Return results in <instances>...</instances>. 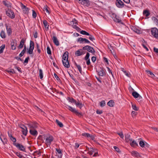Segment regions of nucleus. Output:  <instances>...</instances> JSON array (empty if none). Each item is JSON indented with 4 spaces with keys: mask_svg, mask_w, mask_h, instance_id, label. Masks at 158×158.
Here are the masks:
<instances>
[{
    "mask_svg": "<svg viewBox=\"0 0 158 158\" xmlns=\"http://www.w3.org/2000/svg\"><path fill=\"white\" fill-rule=\"evenodd\" d=\"M66 107L69 111L73 113H74L77 115L78 116H80L82 115V113L81 112H78V111L76 110L75 108H73L69 105H66Z\"/></svg>",
    "mask_w": 158,
    "mask_h": 158,
    "instance_id": "1",
    "label": "nucleus"
},
{
    "mask_svg": "<svg viewBox=\"0 0 158 158\" xmlns=\"http://www.w3.org/2000/svg\"><path fill=\"white\" fill-rule=\"evenodd\" d=\"M110 16L115 22L117 23H121L122 21L121 19L115 14L112 13L111 15Z\"/></svg>",
    "mask_w": 158,
    "mask_h": 158,
    "instance_id": "2",
    "label": "nucleus"
},
{
    "mask_svg": "<svg viewBox=\"0 0 158 158\" xmlns=\"http://www.w3.org/2000/svg\"><path fill=\"white\" fill-rule=\"evenodd\" d=\"M6 14L11 19H14L15 17L14 12L11 9H8L6 10Z\"/></svg>",
    "mask_w": 158,
    "mask_h": 158,
    "instance_id": "3",
    "label": "nucleus"
},
{
    "mask_svg": "<svg viewBox=\"0 0 158 158\" xmlns=\"http://www.w3.org/2000/svg\"><path fill=\"white\" fill-rule=\"evenodd\" d=\"M82 49L83 50H87L93 54H94L95 53V51L93 48L88 45H86L83 47Z\"/></svg>",
    "mask_w": 158,
    "mask_h": 158,
    "instance_id": "4",
    "label": "nucleus"
},
{
    "mask_svg": "<svg viewBox=\"0 0 158 158\" xmlns=\"http://www.w3.org/2000/svg\"><path fill=\"white\" fill-rule=\"evenodd\" d=\"M79 4L85 6H88L90 5L89 0H76Z\"/></svg>",
    "mask_w": 158,
    "mask_h": 158,
    "instance_id": "5",
    "label": "nucleus"
},
{
    "mask_svg": "<svg viewBox=\"0 0 158 158\" xmlns=\"http://www.w3.org/2000/svg\"><path fill=\"white\" fill-rule=\"evenodd\" d=\"M54 139L53 137L51 135L47 136L46 139L45 143L47 145L50 146Z\"/></svg>",
    "mask_w": 158,
    "mask_h": 158,
    "instance_id": "6",
    "label": "nucleus"
},
{
    "mask_svg": "<svg viewBox=\"0 0 158 158\" xmlns=\"http://www.w3.org/2000/svg\"><path fill=\"white\" fill-rule=\"evenodd\" d=\"M151 32L152 35L156 39H158V29L156 27L152 28Z\"/></svg>",
    "mask_w": 158,
    "mask_h": 158,
    "instance_id": "7",
    "label": "nucleus"
},
{
    "mask_svg": "<svg viewBox=\"0 0 158 158\" xmlns=\"http://www.w3.org/2000/svg\"><path fill=\"white\" fill-rule=\"evenodd\" d=\"M131 28L133 31L137 34L141 33L142 31L140 28L138 27L135 26H131Z\"/></svg>",
    "mask_w": 158,
    "mask_h": 158,
    "instance_id": "8",
    "label": "nucleus"
},
{
    "mask_svg": "<svg viewBox=\"0 0 158 158\" xmlns=\"http://www.w3.org/2000/svg\"><path fill=\"white\" fill-rule=\"evenodd\" d=\"M20 6L24 14H28L29 10V8L24 5L22 3H21Z\"/></svg>",
    "mask_w": 158,
    "mask_h": 158,
    "instance_id": "9",
    "label": "nucleus"
},
{
    "mask_svg": "<svg viewBox=\"0 0 158 158\" xmlns=\"http://www.w3.org/2000/svg\"><path fill=\"white\" fill-rule=\"evenodd\" d=\"M116 6L119 8H122L124 7V4L123 2L121 0H116L115 2Z\"/></svg>",
    "mask_w": 158,
    "mask_h": 158,
    "instance_id": "10",
    "label": "nucleus"
},
{
    "mask_svg": "<svg viewBox=\"0 0 158 158\" xmlns=\"http://www.w3.org/2000/svg\"><path fill=\"white\" fill-rule=\"evenodd\" d=\"M15 146L19 150H21L23 152H26L25 148L24 147L22 144L19 143H17L15 144Z\"/></svg>",
    "mask_w": 158,
    "mask_h": 158,
    "instance_id": "11",
    "label": "nucleus"
},
{
    "mask_svg": "<svg viewBox=\"0 0 158 158\" xmlns=\"http://www.w3.org/2000/svg\"><path fill=\"white\" fill-rule=\"evenodd\" d=\"M90 54L89 52H87L86 55L84 57V59L86 61V63L87 65H89L90 64V62L89 57Z\"/></svg>",
    "mask_w": 158,
    "mask_h": 158,
    "instance_id": "12",
    "label": "nucleus"
},
{
    "mask_svg": "<svg viewBox=\"0 0 158 158\" xmlns=\"http://www.w3.org/2000/svg\"><path fill=\"white\" fill-rule=\"evenodd\" d=\"M105 71H106L104 68H101L100 70L98 71V75L102 77L104 76L106 74Z\"/></svg>",
    "mask_w": 158,
    "mask_h": 158,
    "instance_id": "13",
    "label": "nucleus"
},
{
    "mask_svg": "<svg viewBox=\"0 0 158 158\" xmlns=\"http://www.w3.org/2000/svg\"><path fill=\"white\" fill-rule=\"evenodd\" d=\"M6 28V32L8 36L10 35L12 33L11 27L10 26H8L6 24H5Z\"/></svg>",
    "mask_w": 158,
    "mask_h": 158,
    "instance_id": "14",
    "label": "nucleus"
},
{
    "mask_svg": "<svg viewBox=\"0 0 158 158\" xmlns=\"http://www.w3.org/2000/svg\"><path fill=\"white\" fill-rule=\"evenodd\" d=\"M133 97L135 98H139V99H142V97L136 92L134 91L132 93Z\"/></svg>",
    "mask_w": 158,
    "mask_h": 158,
    "instance_id": "15",
    "label": "nucleus"
},
{
    "mask_svg": "<svg viewBox=\"0 0 158 158\" xmlns=\"http://www.w3.org/2000/svg\"><path fill=\"white\" fill-rule=\"evenodd\" d=\"M85 53L81 49H79L75 52V55L77 56H80L84 54Z\"/></svg>",
    "mask_w": 158,
    "mask_h": 158,
    "instance_id": "16",
    "label": "nucleus"
},
{
    "mask_svg": "<svg viewBox=\"0 0 158 158\" xmlns=\"http://www.w3.org/2000/svg\"><path fill=\"white\" fill-rule=\"evenodd\" d=\"M69 57V52L67 51H66L64 53L62 56V60H68Z\"/></svg>",
    "mask_w": 158,
    "mask_h": 158,
    "instance_id": "17",
    "label": "nucleus"
},
{
    "mask_svg": "<svg viewBox=\"0 0 158 158\" xmlns=\"http://www.w3.org/2000/svg\"><path fill=\"white\" fill-rule=\"evenodd\" d=\"M54 44L57 46L59 45V43L56 37L55 36H53L52 38Z\"/></svg>",
    "mask_w": 158,
    "mask_h": 158,
    "instance_id": "18",
    "label": "nucleus"
},
{
    "mask_svg": "<svg viewBox=\"0 0 158 158\" xmlns=\"http://www.w3.org/2000/svg\"><path fill=\"white\" fill-rule=\"evenodd\" d=\"M130 145L133 147H136L138 146V144L134 140H132V141H130Z\"/></svg>",
    "mask_w": 158,
    "mask_h": 158,
    "instance_id": "19",
    "label": "nucleus"
},
{
    "mask_svg": "<svg viewBox=\"0 0 158 158\" xmlns=\"http://www.w3.org/2000/svg\"><path fill=\"white\" fill-rule=\"evenodd\" d=\"M62 62L63 65L65 67L67 68H69V67L70 65L68 60H62Z\"/></svg>",
    "mask_w": 158,
    "mask_h": 158,
    "instance_id": "20",
    "label": "nucleus"
},
{
    "mask_svg": "<svg viewBox=\"0 0 158 158\" xmlns=\"http://www.w3.org/2000/svg\"><path fill=\"white\" fill-rule=\"evenodd\" d=\"M29 132L32 135L34 136H36L38 134L37 131L35 130L30 129Z\"/></svg>",
    "mask_w": 158,
    "mask_h": 158,
    "instance_id": "21",
    "label": "nucleus"
},
{
    "mask_svg": "<svg viewBox=\"0 0 158 158\" xmlns=\"http://www.w3.org/2000/svg\"><path fill=\"white\" fill-rule=\"evenodd\" d=\"M25 42V40L24 39H22L20 42V44L18 46V48L19 49H21L23 47V46L24 45V43Z\"/></svg>",
    "mask_w": 158,
    "mask_h": 158,
    "instance_id": "22",
    "label": "nucleus"
},
{
    "mask_svg": "<svg viewBox=\"0 0 158 158\" xmlns=\"http://www.w3.org/2000/svg\"><path fill=\"white\" fill-rule=\"evenodd\" d=\"M56 150L59 154L58 155L59 158H61L63 155L61 150L60 148H56Z\"/></svg>",
    "mask_w": 158,
    "mask_h": 158,
    "instance_id": "23",
    "label": "nucleus"
},
{
    "mask_svg": "<svg viewBox=\"0 0 158 158\" xmlns=\"http://www.w3.org/2000/svg\"><path fill=\"white\" fill-rule=\"evenodd\" d=\"M157 16V15L156 16V17H152V19L154 23L156 24V25L158 27V19L156 17Z\"/></svg>",
    "mask_w": 158,
    "mask_h": 158,
    "instance_id": "24",
    "label": "nucleus"
},
{
    "mask_svg": "<svg viewBox=\"0 0 158 158\" xmlns=\"http://www.w3.org/2000/svg\"><path fill=\"white\" fill-rule=\"evenodd\" d=\"M131 155L135 157H138L139 156V154L136 151H132L131 152Z\"/></svg>",
    "mask_w": 158,
    "mask_h": 158,
    "instance_id": "25",
    "label": "nucleus"
},
{
    "mask_svg": "<svg viewBox=\"0 0 158 158\" xmlns=\"http://www.w3.org/2000/svg\"><path fill=\"white\" fill-rule=\"evenodd\" d=\"M3 4L7 7L11 6L10 3L8 2L7 1H3L2 2Z\"/></svg>",
    "mask_w": 158,
    "mask_h": 158,
    "instance_id": "26",
    "label": "nucleus"
},
{
    "mask_svg": "<svg viewBox=\"0 0 158 158\" xmlns=\"http://www.w3.org/2000/svg\"><path fill=\"white\" fill-rule=\"evenodd\" d=\"M146 43L144 40H143L142 43H141L142 45L143 46L144 48L146 49V50L148 51L149 50L148 49L146 46Z\"/></svg>",
    "mask_w": 158,
    "mask_h": 158,
    "instance_id": "27",
    "label": "nucleus"
},
{
    "mask_svg": "<svg viewBox=\"0 0 158 158\" xmlns=\"http://www.w3.org/2000/svg\"><path fill=\"white\" fill-rule=\"evenodd\" d=\"M114 101L112 100H110L107 102V105L109 106L112 107L114 106Z\"/></svg>",
    "mask_w": 158,
    "mask_h": 158,
    "instance_id": "28",
    "label": "nucleus"
},
{
    "mask_svg": "<svg viewBox=\"0 0 158 158\" xmlns=\"http://www.w3.org/2000/svg\"><path fill=\"white\" fill-rule=\"evenodd\" d=\"M130 135L127 134L125 135V140L126 142H128L130 141H132V139H130Z\"/></svg>",
    "mask_w": 158,
    "mask_h": 158,
    "instance_id": "29",
    "label": "nucleus"
},
{
    "mask_svg": "<svg viewBox=\"0 0 158 158\" xmlns=\"http://www.w3.org/2000/svg\"><path fill=\"white\" fill-rule=\"evenodd\" d=\"M26 51V45L25 44L24 45V47L23 50L19 54V56L20 57H21L25 53Z\"/></svg>",
    "mask_w": 158,
    "mask_h": 158,
    "instance_id": "30",
    "label": "nucleus"
},
{
    "mask_svg": "<svg viewBox=\"0 0 158 158\" xmlns=\"http://www.w3.org/2000/svg\"><path fill=\"white\" fill-rule=\"evenodd\" d=\"M0 36L2 39H5L6 37V35L5 32L3 30H2L0 33Z\"/></svg>",
    "mask_w": 158,
    "mask_h": 158,
    "instance_id": "31",
    "label": "nucleus"
},
{
    "mask_svg": "<svg viewBox=\"0 0 158 158\" xmlns=\"http://www.w3.org/2000/svg\"><path fill=\"white\" fill-rule=\"evenodd\" d=\"M67 99L69 101V102H70L72 103H74L75 102H76V100H75L73 98L68 97Z\"/></svg>",
    "mask_w": 158,
    "mask_h": 158,
    "instance_id": "32",
    "label": "nucleus"
},
{
    "mask_svg": "<svg viewBox=\"0 0 158 158\" xmlns=\"http://www.w3.org/2000/svg\"><path fill=\"white\" fill-rule=\"evenodd\" d=\"M69 24L71 25H72L75 24H77V21L75 19H74L72 20V21L69 22Z\"/></svg>",
    "mask_w": 158,
    "mask_h": 158,
    "instance_id": "33",
    "label": "nucleus"
},
{
    "mask_svg": "<svg viewBox=\"0 0 158 158\" xmlns=\"http://www.w3.org/2000/svg\"><path fill=\"white\" fill-rule=\"evenodd\" d=\"M43 23L45 27L47 29L49 28V25L48 24V22L46 20H44L43 21Z\"/></svg>",
    "mask_w": 158,
    "mask_h": 158,
    "instance_id": "34",
    "label": "nucleus"
},
{
    "mask_svg": "<svg viewBox=\"0 0 158 158\" xmlns=\"http://www.w3.org/2000/svg\"><path fill=\"white\" fill-rule=\"evenodd\" d=\"M146 72L148 75L149 74L151 75L150 77L152 78H153L155 77V76L154 74L152 72L148 70H146Z\"/></svg>",
    "mask_w": 158,
    "mask_h": 158,
    "instance_id": "35",
    "label": "nucleus"
},
{
    "mask_svg": "<svg viewBox=\"0 0 158 158\" xmlns=\"http://www.w3.org/2000/svg\"><path fill=\"white\" fill-rule=\"evenodd\" d=\"M74 65L77 67L80 73H81L82 71L81 66L77 64L76 62L75 63Z\"/></svg>",
    "mask_w": 158,
    "mask_h": 158,
    "instance_id": "36",
    "label": "nucleus"
},
{
    "mask_svg": "<svg viewBox=\"0 0 158 158\" xmlns=\"http://www.w3.org/2000/svg\"><path fill=\"white\" fill-rule=\"evenodd\" d=\"M74 103L77 107H78L80 109H81L83 105L82 103L77 102L76 101V102H75Z\"/></svg>",
    "mask_w": 158,
    "mask_h": 158,
    "instance_id": "37",
    "label": "nucleus"
},
{
    "mask_svg": "<svg viewBox=\"0 0 158 158\" xmlns=\"http://www.w3.org/2000/svg\"><path fill=\"white\" fill-rule=\"evenodd\" d=\"M94 151V149L93 148H90L89 150L88 151V154L90 155H92Z\"/></svg>",
    "mask_w": 158,
    "mask_h": 158,
    "instance_id": "38",
    "label": "nucleus"
},
{
    "mask_svg": "<svg viewBox=\"0 0 158 158\" xmlns=\"http://www.w3.org/2000/svg\"><path fill=\"white\" fill-rule=\"evenodd\" d=\"M145 142H146L143 141V140L140 141L139 142V145L142 148L144 147L145 145Z\"/></svg>",
    "mask_w": 158,
    "mask_h": 158,
    "instance_id": "39",
    "label": "nucleus"
},
{
    "mask_svg": "<svg viewBox=\"0 0 158 158\" xmlns=\"http://www.w3.org/2000/svg\"><path fill=\"white\" fill-rule=\"evenodd\" d=\"M143 14L146 17H148L150 15V13L148 10H145L143 11Z\"/></svg>",
    "mask_w": 158,
    "mask_h": 158,
    "instance_id": "40",
    "label": "nucleus"
},
{
    "mask_svg": "<svg viewBox=\"0 0 158 158\" xmlns=\"http://www.w3.org/2000/svg\"><path fill=\"white\" fill-rule=\"evenodd\" d=\"M56 122L57 123V125H59L60 127H63V123L60 122L58 120L56 119Z\"/></svg>",
    "mask_w": 158,
    "mask_h": 158,
    "instance_id": "41",
    "label": "nucleus"
},
{
    "mask_svg": "<svg viewBox=\"0 0 158 158\" xmlns=\"http://www.w3.org/2000/svg\"><path fill=\"white\" fill-rule=\"evenodd\" d=\"M15 155L19 158H25V157L21 155L20 152H15Z\"/></svg>",
    "mask_w": 158,
    "mask_h": 158,
    "instance_id": "42",
    "label": "nucleus"
},
{
    "mask_svg": "<svg viewBox=\"0 0 158 158\" xmlns=\"http://www.w3.org/2000/svg\"><path fill=\"white\" fill-rule=\"evenodd\" d=\"M80 33L81 34L83 35H90V34L89 33L84 30L81 31Z\"/></svg>",
    "mask_w": 158,
    "mask_h": 158,
    "instance_id": "43",
    "label": "nucleus"
},
{
    "mask_svg": "<svg viewBox=\"0 0 158 158\" xmlns=\"http://www.w3.org/2000/svg\"><path fill=\"white\" fill-rule=\"evenodd\" d=\"M30 48H32L34 49V42L32 40H30Z\"/></svg>",
    "mask_w": 158,
    "mask_h": 158,
    "instance_id": "44",
    "label": "nucleus"
},
{
    "mask_svg": "<svg viewBox=\"0 0 158 158\" xmlns=\"http://www.w3.org/2000/svg\"><path fill=\"white\" fill-rule=\"evenodd\" d=\"M39 77L40 79H42L43 78V71L41 69H39Z\"/></svg>",
    "mask_w": 158,
    "mask_h": 158,
    "instance_id": "45",
    "label": "nucleus"
},
{
    "mask_svg": "<svg viewBox=\"0 0 158 158\" xmlns=\"http://www.w3.org/2000/svg\"><path fill=\"white\" fill-rule=\"evenodd\" d=\"M106 105L104 100H102L100 102V105L101 107H103Z\"/></svg>",
    "mask_w": 158,
    "mask_h": 158,
    "instance_id": "46",
    "label": "nucleus"
},
{
    "mask_svg": "<svg viewBox=\"0 0 158 158\" xmlns=\"http://www.w3.org/2000/svg\"><path fill=\"white\" fill-rule=\"evenodd\" d=\"M22 132L23 134L25 136H26L27 135V128L26 129H23L22 131Z\"/></svg>",
    "mask_w": 158,
    "mask_h": 158,
    "instance_id": "47",
    "label": "nucleus"
},
{
    "mask_svg": "<svg viewBox=\"0 0 158 158\" xmlns=\"http://www.w3.org/2000/svg\"><path fill=\"white\" fill-rule=\"evenodd\" d=\"M84 38L80 37L78 39L77 41L79 42L80 44H83L84 43Z\"/></svg>",
    "mask_w": 158,
    "mask_h": 158,
    "instance_id": "48",
    "label": "nucleus"
},
{
    "mask_svg": "<svg viewBox=\"0 0 158 158\" xmlns=\"http://www.w3.org/2000/svg\"><path fill=\"white\" fill-rule=\"evenodd\" d=\"M10 140L13 142V144L15 146V144H16L17 143H16V139L13 137H12V138H10Z\"/></svg>",
    "mask_w": 158,
    "mask_h": 158,
    "instance_id": "49",
    "label": "nucleus"
},
{
    "mask_svg": "<svg viewBox=\"0 0 158 158\" xmlns=\"http://www.w3.org/2000/svg\"><path fill=\"white\" fill-rule=\"evenodd\" d=\"M5 48V45H2L0 47V53H2L3 52V50Z\"/></svg>",
    "mask_w": 158,
    "mask_h": 158,
    "instance_id": "50",
    "label": "nucleus"
},
{
    "mask_svg": "<svg viewBox=\"0 0 158 158\" xmlns=\"http://www.w3.org/2000/svg\"><path fill=\"white\" fill-rule=\"evenodd\" d=\"M90 134L87 133H83L82 134V135L83 136L87 138H89L90 137Z\"/></svg>",
    "mask_w": 158,
    "mask_h": 158,
    "instance_id": "51",
    "label": "nucleus"
},
{
    "mask_svg": "<svg viewBox=\"0 0 158 158\" xmlns=\"http://www.w3.org/2000/svg\"><path fill=\"white\" fill-rule=\"evenodd\" d=\"M11 48L13 50H15L16 48V46L14 45L15 43L13 42L11 43Z\"/></svg>",
    "mask_w": 158,
    "mask_h": 158,
    "instance_id": "52",
    "label": "nucleus"
},
{
    "mask_svg": "<svg viewBox=\"0 0 158 158\" xmlns=\"http://www.w3.org/2000/svg\"><path fill=\"white\" fill-rule=\"evenodd\" d=\"M43 9L44 11H46L48 14H49V11L47 8V6H44Z\"/></svg>",
    "mask_w": 158,
    "mask_h": 158,
    "instance_id": "53",
    "label": "nucleus"
},
{
    "mask_svg": "<svg viewBox=\"0 0 158 158\" xmlns=\"http://www.w3.org/2000/svg\"><path fill=\"white\" fill-rule=\"evenodd\" d=\"M47 53L48 54H51V51L49 46H48L47 48Z\"/></svg>",
    "mask_w": 158,
    "mask_h": 158,
    "instance_id": "54",
    "label": "nucleus"
},
{
    "mask_svg": "<svg viewBox=\"0 0 158 158\" xmlns=\"http://www.w3.org/2000/svg\"><path fill=\"white\" fill-rule=\"evenodd\" d=\"M122 70L123 71L124 73V74L126 76H127V77H130V73L128 72H127L126 71H125V70Z\"/></svg>",
    "mask_w": 158,
    "mask_h": 158,
    "instance_id": "55",
    "label": "nucleus"
},
{
    "mask_svg": "<svg viewBox=\"0 0 158 158\" xmlns=\"http://www.w3.org/2000/svg\"><path fill=\"white\" fill-rule=\"evenodd\" d=\"M132 107L133 109L135 111H137L138 110V108L136 107L135 104H132Z\"/></svg>",
    "mask_w": 158,
    "mask_h": 158,
    "instance_id": "56",
    "label": "nucleus"
},
{
    "mask_svg": "<svg viewBox=\"0 0 158 158\" xmlns=\"http://www.w3.org/2000/svg\"><path fill=\"white\" fill-rule=\"evenodd\" d=\"M34 49L29 48L28 51H27V53L30 54H32L33 53V51Z\"/></svg>",
    "mask_w": 158,
    "mask_h": 158,
    "instance_id": "57",
    "label": "nucleus"
},
{
    "mask_svg": "<svg viewBox=\"0 0 158 158\" xmlns=\"http://www.w3.org/2000/svg\"><path fill=\"white\" fill-rule=\"evenodd\" d=\"M89 36V39L91 41H93L94 40H95L94 38V37L90 34V35H88Z\"/></svg>",
    "mask_w": 158,
    "mask_h": 158,
    "instance_id": "58",
    "label": "nucleus"
},
{
    "mask_svg": "<svg viewBox=\"0 0 158 158\" xmlns=\"http://www.w3.org/2000/svg\"><path fill=\"white\" fill-rule=\"evenodd\" d=\"M54 75L55 77L56 78L57 80L58 81H60V78H59V77H58V76L56 73H54Z\"/></svg>",
    "mask_w": 158,
    "mask_h": 158,
    "instance_id": "59",
    "label": "nucleus"
},
{
    "mask_svg": "<svg viewBox=\"0 0 158 158\" xmlns=\"http://www.w3.org/2000/svg\"><path fill=\"white\" fill-rule=\"evenodd\" d=\"M95 135H90V137H89V138H90L91 139L93 140L94 142H96L95 140H94L95 139Z\"/></svg>",
    "mask_w": 158,
    "mask_h": 158,
    "instance_id": "60",
    "label": "nucleus"
},
{
    "mask_svg": "<svg viewBox=\"0 0 158 158\" xmlns=\"http://www.w3.org/2000/svg\"><path fill=\"white\" fill-rule=\"evenodd\" d=\"M29 60V56H28L25 59V60H24L23 62V64H25L26 63L27 64V63H28Z\"/></svg>",
    "mask_w": 158,
    "mask_h": 158,
    "instance_id": "61",
    "label": "nucleus"
},
{
    "mask_svg": "<svg viewBox=\"0 0 158 158\" xmlns=\"http://www.w3.org/2000/svg\"><path fill=\"white\" fill-rule=\"evenodd\" d=\"M32 11L33 17V18H35L36 16V13L34 10H32Z\"/></svg>",
    "mask_w": 158,
    "mask_h": 158,
    "instance_id": "62",
    "label": "nucleus"
},
{
    "mask_svg": "<svg viewBox=\"0 0 158 158\" xmlns=\"http://www.w3.org/2000/svg\"><path fill=\"white\" fill-rule=\"evenodd\" d=\"M7 139L6 138H4L2 142L3 143V144L5 145L6 144H7Z\"/></svg>",
    "mask_w": 158,
    "mask_h": 158,
    "instance_id": "63",
    "label": "nucleus"
},
{
    "mask_svg": "<svg viewBox=\"0 0 158 158\" xmlns=\"http://www.w3.org/2000/svg\"><path fill=\"white\" fill-rule=\"evenodd\" d=\"M113 148H114V150L117 152H120V150L116 146H114Z\"/></svg>",
    "mask_w": 158,
    "mask_h": 158,
    "instance_id": "64",
    "label": "nucleus"
}]
</instances>
